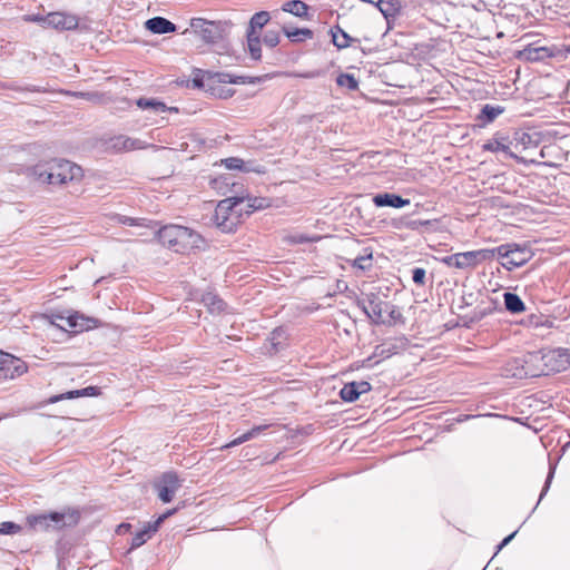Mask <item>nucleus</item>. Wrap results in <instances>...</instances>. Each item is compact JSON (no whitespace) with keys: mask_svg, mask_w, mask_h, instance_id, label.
<instances>
[{"mask_svg":"<svg viewBox=\"0 0 570 570\" xmlns=\"http://www.w3.org/2000/svg\"><path fill=\"white\" fill-rule=\"evenodd\" d=\"M514 139L522 145L523 149H532L540 145L541 135L537 131L515 132Z\"/></svg>","mask_w":570,"mask_h":570,"instance_id":"obj_26","label":"nucleus"},{"mask_svg":"<svg viewBox=\"0 0 570 570\" xmlns=\"http://www.w3.org/2000/svg\"><path fill=\"white\" fill-rule=\"evenodd\" d=\"M264 199L263 198H250L248 197V202H252L248 204V206L250 208H253L254 210L256 209H261L263 207V202Z\"/></svg>","mask_w":570,"mask_h":570,"instance_id":"obj_55","label":"nucleus"},{"mask_svg":"<svg viewBox=\"0 0 570 570\" xmlns=\"http://www.w3.org/2000/svg\"><path fill=\"white\" fill-rule=\"evenodd\" d=\"M336 83L340 87H345L350 91H355L358 88V82L351 73H340L336 78Z\"/></svg>","mask_w":570,"mask_h":570,"instance_id":"obj_34","label":"nucleus"},{"mask_svg":"<svg viewBox=\"0 0 570 570\" xmlns=\"http://www.w3.org/2000/svg\"><path fill=\"white\" fill-rule=\"evenodd\" d=\"M431 220H409L405 223V227L410 229H417L420 226L430 225Z\"/></svg>","mask_w":570,"mask_h":570,"instance_id":"obj_52","label":"nucleus"},{"mask_svg":"<svg viewBox=\"0 0 570 570\" xmlns=\"http://www.w3.org/2000/svg\"><path fill=\"white\" fill-rule=\"evenodd\" d=\"M503 111L504 107L500 105L485 104L482 106L476 119L481 121L482 125H488L493 122Z\"/></svg>","mask_w":570,"mask_h":570,"instance_id":"obj_24","label":"nucleus"},{"mask_svg":"<svg viewBox=\"0 0 570 570\" xmlns=\"http://www.w3.org/2000/svg\"><path fill=\"white\" fill-rule=\"evenodd\" d=\"M340 396L344 402L352 403L358 399L360 394L355 390L354 384L347 383L340 390Z\"/></svg>","mask_w":570,"mask_h":570,"instance_id":"obj_38","label":"nucleus"},{"mask_svg":"<svg viewBox=\"0 0 570 570\" xmlns=\"http://www.w3.org/2000/svg\"><path fill=\"white\" fill-rule=\"evenodd\" d=\"M73 96L87 99L88 101H98L100 99V96L97 92H76Z\"/></svg>","mask_w":570,"mask_h":570,"instance_id":"obj_51","label":"nucleus"},{"mask_svg":"<svg viewBox=\"0 0 570 570\" xmlns=\"http://www.w3.org/2000/svg\"><path fill=\"white\" fill-rule=\"evenodd\" d=\"M376 1L377 0H363V2L373 3V4H376Z\"/></svg>","mask_w":570,"mask_h":570,"instance_id":"obj_63","label":"nucleus"},{"mask_svg":"<svg viewBox=\"0 0 570 570\" xmlns=\"http://www.w3.org/2000/svg\"><path fill=\"white\" fill-rule=\"evenodd\" d=\"M180 227L181 225L168 224L159 228L157 232L159 242L164 246H167L169 249L174 250L175 253L180 233Z\"/></svg>","mask_w":570,"mask_h":570,"instance_id":"obj_16","label":"nucleus"},{"mask_svg":"<svg viewBox=\"0 0 570 570\" xmlns=\"http://www.w3.org/2000/svg\"><path fill=\"white\" fill-rule=\"evenodd\" d=\"M504 307L512 314H518L524 311V303L514 293L507 292L503 295Z\"/></svg>","mask_w":570,"mask_h":570,"instance_id":"obj_28","label":"nucleus"},{"mask_svg":"<svg viewBox=\"0 0 570 570\" xmlns=\"http://www.w3.org/2000/svg\"><path fill=\"white\" fill-rule=\"evenodd\" d=\"M517 533L518 530L513 531L511 534H509L501 541V543L497 548L495 556L513 540Z\"/></svg>","mask_w":570,"mask_h":570,"instance_id":"obj_53","label":"nucleus"},{"mask_svg":"<svg viewBox=\"0 0 570 570\" xmlns=\"http://www.w3.org/2000/svg\"><path fill=\"white\" fill-rule=\"evenodd\" d=\"M179 487V479L175 472H165L159 482L156 483L159 499L164 503H170L173 501V498Z\"/></svg>","mask_w":570,"mask_h":570,"instance_id":"obj_10","label":"nucleus"},{"mask_svg":"<svg viewBox=\"0 0 570 570\" xmlns=\"http://www.w3.org/2000/svg\"><path fill=\"white\" fill-rule=\"evenodd\" d=\"M356 306L363 309L375 325L386 323L383 313L390 308V303L383 302L379 294H367L364 298L356 301Z\"/></svg>","mask_w":570,"mask_h":570,"instance_id":"obj_6","label":"nucleus"},{"mask_svg":"<svg viewBox=\"0 0 570 570\" xmlns=\"http://www.w3.org/2000/svg\"><path fill=\"white\" fill-rule=\"evenodd\" d=\"M67 321V325L73 330L75 333H81L98 326L99 321L95 317L86 316L85 314L73 311L69 312L68 316H59Z\"/></svg>","mask_w":570,"mask_h":570,"instance_id":"obj_11","label":"nucleus"},{"mask_svg":"<svg viewBox=\"0 0 570 570\" xmlns=\"http://www.w3.org/2000/svg\"><path fill=\"white\" fill-rule=\"evenodd\" d=\"M20 90H24V91H29V92H38V94L46 92V89L43 87L35 86V85H29Z\"/></svg>","mask_w":570,"mask_h":570,"instance_id":"obj_57","label":"nucleus"},{"mask_svg":"<svg viewBox=\"0 0 570 570\" xmlns=\"http://www.w3.org/2000/svg\"><path fill=\"white\" fill-rule=\"evenodd\" d=\"M252 440L250 436H249V433L248 431L243 433L242 435H239L238 438L234 439L233 441L226 443L225 445H223V449H228V448H234V446H237V445H240L247 441Z\"/></svg>","mask_w":570,"mask_h":570,"instance_id":"obj_47","label":"nucleus"},{"mask_svg":"<svg viewBox=\"0 0 570 570\" xmlns=\"http://www.w3.org/2000/svg\"><path fill=\"white\" fill-rule=\"evenodd\" d=\"M528 321H530V325L535 326V327L543 325V323L541 322V316L535 315V314H532L530 316V320H528Z\"/></svg>","mask_w":570,"mask_h":570,"instance_id":"obj_58","label":"nucleus"},{"mask_svg":"<svg viewBox=\"0 0 570 570\" xmlns=\"http://www.w3.org/2000/svg\"><path fill=\"white\" fill-rule=\"evenodd\" d=\"M261 81L258 77H249V76H235L234 80H232V85H247V83H257Z\"/></svg>","mask_w":570,"mask_h":570,"instance_id":"obj_46","label":"nucleus"},{"mask_svg":"<svg viewBox=\"0 0 570 570\" xmlns=\"http://www.w3.org/2000/svg\"><path fill=\"white\" fill-rule=\"evenodd\" d=\"M176 510H167L165 513H163L161 515H159L158 518H163V522L165 521L166 518H168L169 515L174 514Z\"/></svg>","mask_w":570,"mask_h":570,"instance_id":"obj_60","label":"nucleus"},{"mask_svg":"<svg viewBox=\"0 0 570 570\" xmlns=\"http://www.w3.org/2000/svg\"><path fill=\"white\" fill-rule=\"evenodd\" d=\"M263 42L269 48L277 47L281 42V36L277 30L268 29L263 37Z\"/></svg>","mask_w":570,"mask_h":570,"instance_id":"obj_40","label":"nucleus"},{"mask_svg":"<svg viewBox=\"0 0 570 570\" xmlns=\"http://www.w3.org/2000/svg\"><path fill=\"white\" fill-rule=\"evenodd\" d=\"M386 312L389 313L390 317L389 324H392L402 317L400 311L394 305H392V303H390V307Z\"/></svg>","mask_w":570,"mask_h":570,"instance_id":"obj_49","label":"nucleus"},{"mask_svg":"<svg viewBox=\"0 0 570 570\" xmlns=\"http://www.w3.org/2000/svg\"><path fill=\"white\" fill-rule=\"evenodd\" d=\"M488 253L492 254V259L498 257L502 261L501 265L509 271H512L531 259V252L515 243L500 245L494 248H485Z\"/></svg>","mask_w":570,"mask_h":570,"instance_id":"obj_5","label":"nucleus"},{"mask_svg":"<svg viewBox=\"0 0 570 570\" xmlns=\"http://www.w3.org/2000/svg\"><path fill=\"white\" fill-rule=\"evenodd\" d=\"M205 246L204 237L193 228L181 226L176 247V253L188 254L195 249H202Z\"/></svg>","mask_w":570,"mask_h":570,"instance_id":"obj_9","label":"nucleus"},{"mask_svg":"<svg viewBox=\"0 0 570 570\" xmlns=\"http://www.w3.org/2000/svg\"><path fill=\"white\" fill-rule=\"evenodd\" d=\"M282 10L286 13L294 14L299 19H308V6L301 0H291L285 2Z\"/></svg>","mask_w":570,"mask_h":570,"instance_id":"obj_25","label":"nucleus"},{"mask_svg":"<svg viewBox=\"0 0 570 570\" xmlns=\"http://www.w3.org/2000/svg\"><path fill=\"white\" fill-rule=\"evenodd\" d=\"M191 30L208 45L224 41L230 32L233 23L229 20H208L191 18Z\"/></svg>","mask_w":570,"mask_h":570,"instance_id":"obj_3","label":"nucleus"},{"mask_svg":"<svg viewBox=\"0 0 570 570\" xmlns=\"http://www.w3.org/2000/svg\"><path fill=\"white\" fill-rule=\"evenodd\" d=\"M100 394V387L97 385H88L87 387H82L81 390H70L65 393L55 394L49 397V403H56L61 400H72L80 396H97Z\"/></svg>","mask_w":570,"mask_h":570,"instance_id":"obj_18","label":"nucleus"},{"mask_svg":"<svg viewBox=\"0 0 570 570\" xmlns=\"http://www.w3.org/2000/svg\"><path fill=\"white\" fill-rule=\"evenodd\" d=\"M129 528H130V524H129V523H121V524L119 525V529H120V530H121V529H122V530H128Z\"/></svg>","mask_w":570,"mask_h":570,"instance_id":"obj_62","label":"nucleus"},{"mask_svg":"<svg viewBox=\"0 0 570 570\" xmlns=\"http://www.w3.org/2000/svg\"><path fill=\"white\" fill-rule=\"evenodd\" d=\"M566 52L570 53V45L566 47Z\"/></svg>","mask_w":570,"mask_h":570,"instance_id":"obj_64","label":"nucleus"},{"mask_svg":"<svg viewBox=\"0 0 570 570\" xmlns=\"http://www.w3.org/2000/svg\"><path fill=\"white\" fill-rule=\"evenodd\" d=\"M27 21L38 22L42 27H47L46 16H40V13H31L30 16H24Z\"/></svg>","mask_w":570,"mask_h":570,"instance_id":"obj_50","label":"nucleus"},{"mask_svg":"<svg viewBox=\"0 0 570 570\" xmlns=\"http://www.w3.org/2000/svg\"><path fill=\"white\" fill-rule=\"evenodd\" d=\"M336 287L341 292L343 289H347V284L344 281L338 279L336 283Z\"/></svg>","mask_w":570,"mask_h":570,"instance_id":"obj_59","label":"nucleus"},{"mask_svg":"<svg viewBox=\"0 0 570 570\" xmlns=\"http://www.w3.org/2000/svg\"><path fill=\"white\" fill-rule=\"evenodd\" d=\"M212 81L207 80V71L200 69L197 70L194 79H191V85L197 89L212 90Z\"/></svg>","mask_w":570,"mask_h":570,"instance_id":"obj_36","label":"nucleus"},{"mask_svg":"<svg viewBox=\"0 0 570 570\" xmlns=\"http://www.w3.org/2000/svg\"><path fill=\"white\" fill-rule=\"evenodd\" d=\"M81 519V512L77 508H65L60 512L31 513L27 515V525L33 531H59L66 528H75Z\"/></svg>","mask_w":570,"mask_h":570,"instance_id":"obj_1","label":"nucleus"},{"mask_svg":"<svg viewBox=\"0 0 570 570\" xmlns=\"http://www.w3.org/2000/svg\"><path fill=\"white\" fill-rule=\"evenodd\" d=\"M554 471H556V465H553L552 463L549 464V472H548V475H547V479H546V482H544V485H543V489L541 491V494H540V498H539V501H542V499L544 498V495L548 493L549 489H550V485H551V482H552V479H553V475H554Z\"/></svg>","mask_w":570,"mask_h":570,"instance_id":"obj_44","label":"nucleus"},{"mask_svg":"<svg viewBox=\"0 0 570 570\" xmlns=\"http://www.w3.org/2000/svg\"><path fill=\"white\" fill-rule=\"evenodd\" d=\"M244 202L245 197L234 196L222 199L217 204L213 220L223 233H230L237 227L240 216L237 207Z\"/></svg>","mask_w":570,"mask_h":570,"instance_id":"obj_4","label":"nucleus"},{"mask_svg":"<svg viewBox=\"0 0 570 570\" xmlns=\"http://www.w3.org/2000/svg\"><path fill=\"white\" fill-rule=\"evenodd\" d=\"M269 13L266 11H261L252 16L249 20V24L247 31H252L253 33H259V30L268 22Z\"/></svg>","mask_w":570,"mask_h":570,"instance_id":"obj_31","label":"nucleus"},{"mask_svg":"<svg viewBox=\"0 0 570 570\" xmlns=\"http://www.w3.org/2000/svg\"><path fill=\"white\" fill-rule=\"evenodd\" d=\"M247 49L250 55V58L254 60H261L262 59V39L259 33H253L252 31H247Z\"/></svg>","mask_w":570,"mask_h":570,"instance_id":"obj_27","label":"nucleus"},{"mask_svg":"<svg viewBox=\"0 0 570 570\" xmlns=\"http://www.w3.org/2000/svg\"><path fill=\"white\" fill-rule=\"evenodd\" d=\"M136 105L141 109H149L155 114L165 111H178L176 107H168L164 101L156 100V98H138Z\"/></svg>","mask_w":570,"mask_h":570,"instance_id":"obj_23","label":"nucleus"},{"mask_svg":"<svg viewBox=\"0 0 570 570\" xmlns=\"http://www.w3.org/2000/svg\"><path fill=\"white\" fill-rule=\"evenodd\" d=\"M366 254L363 256H357L353 259L351 265L356 268H361L363 271L370 269L372 267L373 254L370 248L365 249Z\"/></svg>","mask_w":570,"mask_h":570,"instance_id":"obj_35","label":"nucleus"},{"mask_svg":"<svg viewBox=\"0 0 570 570\" xmlns=\"http://www.w3.org/2000/svg\"><path fill=\"white\" fill-rule=\"evenodd\" d=\"M351 383L354 384L355 390L361 395L372 391V385L366 381L351 382Z\"/></svg>","mask_w":570,"mask_h":570,"instance_id":"obj_48","label":"nucleus"},{"mask_svg":"<svg viewBox=\"0 0 570 570\" xmlns=\"http://www.w3.org/2000/svg\"><path fill=\"white\" fill-rule=\"evenodd\" d=\"M47 27L57 30H73L79 24V19L72 13L52 12L46 16Z\"/></svg>","mask_w":570,"mask_h":570,"instance_id":"obj_12","label":"nucleus"},{"mask_svg":"<svg viewBox=\"0 0 570 570\" xmlns=\"http://www.w3.org/2000/svg\"><path fill=\"white\" fill-rule=\"evenodd\" d=\"M33 175L42 184L61 185L80 178L82 169L70 160L53 158L36 165Z\"/></svg>","mask_w":570,"mask_h":570,"instance_id":"obj_2","label":"nucleus"},{"mask_svg":"<svg viewBox=\"0 0 570 570\" xmlns=\"http://www.w3.org/2000/svg\"><path fill=\"white\" fill-rule=\"evenodd\" d=\"M558 355V363L553 367L557 371H563L567 368L569 364V354L567 348L559 347L557 350H553L551 352V356Z\"/></svg>","mask_w":570,"mask_h":570,"instance_id":"obj_37","label":"nucleus"},{"mask_svg":"<svg viewBox=\"0 0 570 570\" xmlns=\"http://www.w3.org/2000/svg\"><path fill=\"white\" fill-rule=\"evenodd\" d=\"M373 204L377 208L392 207V208H404L411 204V200L395 193H377L373 196Z\"/></svg>","mask_w":570,"mask_h":570,"instance_id":"obj_13","label":"nucleus"},{"mask_svg":"<svg viewBox=\"0 0 570 570\" xmlns=\"http://www.w3.org/2000/svg\"><path fill=\"white\" fill-rule=\"evenodd\" d=\"M207 80L213 83H232L233 75L228 72L207 71Z\"/></svg>","mask_w":570,"mask_h":570,"instance_id":"obj_39","label":"nucleus"},{"mask_svg":"<svg viewBox=\"0 0 570 570\" xmlns=\"http://www.w3.org/2000/svg\"><path fill=\"white\" fill-rule=\"evenodd\" d=\"M554 148V145H544L540 150L541 158L546 159L550 157L551 150Z\"/></svg>","mask_w":570,"mask_h":570,"instance_id":"obj_56","label":"nucleus"},{"mask_svg":"<svg viewBox=\"0 0 570 570\" xmlns=\"http://www.w3.org/2000/svg\"><path fill=\"white\" fill-rule=\"evenodd\" d=\"M396 346L395 345H376L374 355L375 356H382V357H390L394 353H396Z\"/></svg>","mask_w":570,"mask_h":570,"instance_id":"obj_41","label":"nucleus"},{"mask_svg":"<svg viewBox=\"0 0 570 570\" xmlns=\"http://www.w3.org/2000/svg\"><path fill=\"white\" fill-rule=\"evenodd\" d=\"M110 220L115 222L116 224H122L128 226H139V227H146L148 224H150V220H147L145 218H131L127 217L120 214H114L110 216Z\"/></svg>","mask_w":570,"mask_h":570,"instance_id":"obj_32","label":"nucleus"},{"mask_svg":"<svg viewBox=\"0 0 570 570\" xmlns=\"http://www.w3.org/2000/svg\"><path fill=\"white\" fill-rule=\"evenodd\" d=\"M489 314V311L488 309H480L479 312V318L481 320L484 315H488Z\"/></svg>","mask_w":570,"mask_h":570,"instance_id":"obj_61","label":"nucleus"},{"mask_svg":"<svg viewBox=\"0 0 570 570\" xmlns=\"http://www.w3.org/2000/svg\"><path fill=\"white\" fill-rule=\"evenodd\" d=\"M222 164L225 166V168H227L229 170L261 173V170H258V169L248 167L249 163H246L245 160H243L242 158H238V157H228L226 159H223Z\"/></svg>","mask_w":570,"mask_h":570,"instance_id":"obj_30","label":"nucleus"},{"mask_svg":"<svg viewBox=\"0 0 570 570\" xmlns=\"http://www.w3.org/2000/svg\"><path fill=\"white\" fill-rule=\"evenodd\" d=\"M549 57H552V52L547 47L527 46L519 52V59L532 62L549 59Z\"/></svg>","mask_w":570,"mask_h":570,"instance_id":"obj_19","label":"nucleus"},{"mask_svg":"<svg viewBox=\"0 0 570 570\" xmlns=\"http://www.w3.org/2000/svg\"><path fill=\"white\" fill-rule=\"evenodd\" d=\"M491 261V253L487 249H478L465 253L450 255L442 259L445 266H454L458 268L475 267L479 264Z\"/></svg>","mask_w":570,"mask_h":570,"instance_id":"obj_7","label":"nucleus"},{"mask_svg":"<svg viewBox=\"0 0 570 570\" xmlns=\"http://www.w3.org/2000/svg\"><path fill=\"white\" fill-rule=\"evenodd\" d=\"M332 36L333 45L338 49L343 50L348 48L352 42H357L358 40L351 37L345 30H343L338 24L333 26L330 30Z\"/></svg>","mask_w":570,"mask_h":570,"instance_id":"obj_21","label":"nucleus"},{"mask_svg":"<svg viewBox=\"0 0 570 570\" xmlns=\"http://www.w3.org/2000/svg\"><path fill=\"white\" fill-rule=\"evenodd\" d=\"M21 530L20 525L12 521H3L0 524V534H16Z\"/></svg>","mask_w":570,"mask_h":570,"instance_id":"obj_42","label":"nucleus"},{"mask_svg":"<svg viewBox=\"0 0 570 570\" xmlns=\"http://www.w3.org/2000/svg\"><path fill=\"white\" fill-rule=\"evenodd\" d=\"M511 144L512 141L508 136L502 132H497L491 140L482 145V149L492 153L502 151L508 157L515 158L517 156L510 150Z\"/></svg>","mask_w":570,"mask_h":570,"instance_id":"obj_15","label":"nucleus"},{"mask_svg":"<svg viewBox=\"0 0 570 570\" xmlns=\"http://www.w3.org/2000/svg\"><path fill=\"white\" fill-rule=\"evenodd\" d=\"M145 28L153 33L156 35H165L175 32L177 27L174 22H171L167 18H163V16H155L154 18H149L145 21Z\"/></svg>","mask_w":570,"mask_h":570,"instance_id":"obj_17","label":"nucleus"},{"mask_svg":"<svg viewBox=\"0 0 570 570\" xmlns=\"http://www.w3.org/2000/svg\"><path fill=\"white\" fill-rule=\"evenodd\" d=\"M267 428H268V425H258V426H254L253 429L248 430L250 439L258 436L264 431H266Z\"/></svg>","mask_w":570,"mask_h":570,"instance_id":"obj_54","label":"nucleus"},{"mask_svg":"<svg viewBox=\"0 0 570 570\" xmlns=\"http://www.w3.org/2000/svg\"><path fill=\"white\" fill-rule=\"evenodd\" d=\"M161 523L163 518H158L154 522H147L142 529H140L134 534L131 539L130 549L140 548L142 544L149 541L153 538V535L159 530Z\"/></svg>","mask_w":570,"mask_h":570,"instance_id":"obj_14","label":"nucleus"},{"mask_svg":"<svg viewBox=\"0 0 570 570\" xmlns=\"http://www.w3.org/2000/svg\"><path fill=\"white\" fill-rule=\"evenodd\" d=\"M316 237H311L306 234L297 233L288 236V242L292 244H306L315 242Z\"/></svg>","mask_w":570,"mask_h":570,"instance_id":"obj_43","label":"nucleus"},{"mask_svg":"<svg viewBox=\"0 0 570 570\" xmlns=\"http://www.w3.org/2000/svg\"><path fill=\"white\" fill-rule=\"evenodd\" d=\"M109 147L116 151H128L131 149L144 148V141L138 138H129L126 136H118L109 140Z\"/></svg>","mask_w":570,"mask_h":570,"instance_id":"obj_20","label":"nucleus"},{"mask_svg":"<svg viewBox=\"0 0 570 570\" xmlns=\"http://www.w3.org/2000/svg\"><path fill=\"white\" fill-rule=\"evenodd\" d=\"M28 371V366L24 361L2 352V358L0 360V381L13 380L21 376Z\"/></svg>","mask_w":570,"mask_h":570,"instance_id":"obj_8","label":"nucleus"},{"mask_svg":"<svg viewBox=\"0 0 570 570\" xmlns=\"http://www.w3.org/2000/svg\"><path fill=\"white\" fill-rule=\"evenodd\" d=\"M203 303L212 313H220L224 309L225 303L217 295L207 293L203 297Z\"/></svg>","mask_w":570,"mask_h":570,"instance_id":"obj_33","label":"nucleus"},{"mask_svg":"<svg viewBox=\"0 0 570 570\" xmlns=\"http://www.w3.org/2000/svg\"><path fill=\"white\" fill-rule=\"evenodd\" d=\"M283 32L293 43H301L311 40L314 36L308 28H296L288 24L283 26Z\"/></svg>","mask_w":570,"mask_h":570,"instance_id":"obj_22","label":"nucleus"},{"mask_svg":"<svg viewBox=\"0 0 570 570\" xmlns=\"http://www.w3.org/2000/svg\"><path fill=\"white\" fill-rule=\"evenodd\" d=\"M375 6L382 12L385 19H390V17L396 16L400 10L399 0H379L376 1Z\"/></svg>","mask_w":570,"mask_h":570,"instance_id":"obj_29","label":"nucleus"},{"mask_svg":"<svg viewBox=\"0 0 570 570\" xmlns=\"http://www.w3.org/2000/svg\"><path fill=\"white\" fill-rule=\"evenodd\" d=\"M413 282L420 286L425 285L426 271L423 267H415L412 275Z\"/></svg>","mask_w":570,"mask_h":570,"instance_id":"obj_45","label":"nucleus"}]
</instances>
